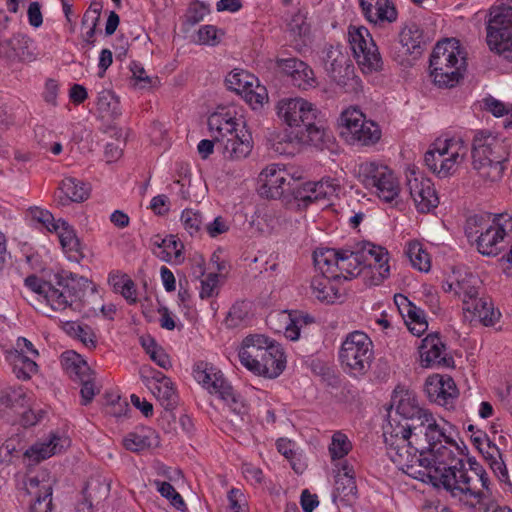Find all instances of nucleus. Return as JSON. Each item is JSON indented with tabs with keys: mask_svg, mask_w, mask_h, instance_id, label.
Returning <instances> with one entry per match:
<instances>
[{
	"mask_svg": "<svg viewBox=\"0 0 512 512\" xmlns=\"http://www.w3.org/2000/svg\"><path fill=\"white\" fill-rule=\"evenodd\" d=\"M313 260L320 273L330 274L334 281L349 280L365 271L366 283L378 286L390 275L388 251L370 242L350 248H318Z\"/></svg>",
	"mask_w": 512,
	"mask_h": 512,
	"instance_id": "1",
	"label": "nucleus"
},
{
	"mask_svg": "<svg viewBox=\"0 0 512 512\" xmlns=\"http://www.w3.org/2000/svg\"><path fill=\"white\" fill-rule=\"evenodd\" d=\"M56 285L44 281L36 275L25 279V285L56 312L96 313L94 307H89L87 294L96 297L92 282L83 276L62 272L55 275Z\"/></svg>",
	"mask_w": 512,
	"mask_h": 512,
	"instance_id": "2",
	"label": "nucleus"
},
{
	"mask_svg": "<svg viewBox=\"0 0 512 512\" xmlns=\"http://www.w3.org/2000/svg\"><path fill=\"white\" fill-rule=\"evenodd\" d=\"M275 109L277 117L287 127L285 134L279 136L276 151L284 152L280 147L283 143H311L316 146L324 142L327 134L325 121L313 103L301 97L283 98Z\"/></svg>",
	"mask_w": 512,
	"mask_h": 512,
	"instance_id": "3",
	"label": "nucleus"
},
{
	"mask_svg": "<svg viewBox=\"0 0 512 512\" xmlns=\"http://www.w3.org/2000/svg\"><path fill=\"white\" fill-rule=\"evenodd\" d=\"M430 76L439 88H453L466 71V56L458 40L439 41L430 56Z\"/></svg>",
	"mask_w": 512,
	"mask_h": 512,
	"instance_id": "4",
	"label": "nucleus"
},
{
	"mask_svg": "<svg viewBox=\"0 0 512 512\" xmlns=\"http://www.w3.org/2000/svg\"><path fill=\"white\" fill-rule=\"evenodd\" d=\"M208 127L217 148L225 158L239 160L251 153V134L245 130L243 122L221 114H213L208 119Z\"/></svg>",
	"mask_w": 512,
	"mask_h": 512,
	"instance_id": "5",
	"label": "nucleus"
},
{
	"mask_svg": "<svg viewBox=\"0 0 512 512\" xmlns=\"http://www.w3.org/2000/svg\"><path fill=\"white\" fill-rule=\"evenodd\" d=\"M426 448L429 459V475L436 479L447 490L450 491L458 483L460 471H465V463L460 456L462 452L458 445L446 434L440 441Z\"/></svg>",
	"mask_w": 512,
	"mask_h": 512,
	"instance_id": "6",
	"label": "nucleus"
},
{
	"mask_svg": "<svg viewBox=\"0 0 512 512\" xmlns=\"http://www.w3.org/2000/svg\"><path fill=\"white\" fill-rule=\"evenodd\" d=\"M509 152L506 145L491 134L478 132L473 139L472 165L485 182L501 179Z\"/></svg>",
	"mask_w": 512,
	"mask_h": 512,
	"instance_id": "7",
	"label": "nucleus"
},
{
	"mask_svg": "<svg viewBox=\"0 0 512 512\" xmlns=\"http://www.w3.org/2000/svg\"><path fill=\"white\" fill-rule=\"evenodd\" d=\"M383 437L389 458L406 474L413 475L416 466H429V459L424 456L429 446L394 432L391 425L383 426Z\"/></svg>",
	"mask_w": 512,
	"mask_h": 512,
	"instance_id": "8",
	"label": "nucleus"
},
{
	"mask_svg": "<svg viewBox=\"0 0 512 512\" xmlns=\"http://www.w3.org/2000/svg\"><path fill=\"white\" fill-rule=\"evenodd\" d=\"M486 32L489 49L512 62V0L490 8Z\"/></svg>",
	"mask_w": 512,
	"mask_h": 512,
	"instance_id": "9",
	"label": "nucleus"
},
{
	"mask_svg": "<svg viewBox=\"0 0 512 512\" xmlns=\"http://www.w3.org/2000/svg\"><path fill=\"white\" fill-rule=\"evenodd\" d=\"M339 360L349 375L364 376L374 360V345L370 337L362 331L347 334L338 352Z\"/></svg>",
	"mask_w": 512,
	"mask_h": 512,
	"instance_id": "10",
	"label": "nucleus"
},
{
	"mask_svg": "<svg viewBox=\"0 0 512 512\" xmlns=\"http://www.w3.org/2000/svg\"><path fill=\"white\" fill-rule=\"evenodd\" d=\"M385 425H391L392 430L413 440L417 439L424 445L434 444L445 436L433 415L426 409L408 418H390Z\"/></svg>",
	"mask_w": 512,
	"mask_h": 512,
	"instance_id": "11",
	"label": "nucleus"
},
{
	"mask_svg": "<svg viewBox=\"0 0 512 512\" xmlns=\"http://www.w3.org/2000/svg\"><path fill=\"white\" fill-rule=\"evenodd\" d=\"M341 135L350 144L362 146L374 145L381 138V129L377 123L366 119L357 108H349L340 116Z\"/></svg>",
	"mask_w": 512,
	"mask_h": 512,
	"instance_id": "12",
	"label": "nucleus"
},
{
	"mask_svg": "<svg viewBox=\"0 0 512 512\" xmlns=\"http://www.w3.org/2000/svg\"><path fill=\"white\" fill-rule=\"evenodd\" d=\"M349 43L354 57L364 74L380 72L383 59L369 30L363 26L349 29Z\"/></svg>",
	"mask_w": 512,
	"mask_h": 512,
	"instance_id": "13",
	"label": "nucleus"
},
{
	"mask_svg": "<svg viewBox=\"0 0 512 512\" xmlns=\"http://www.w3.org/2000/svg\"><path fill=\"white\" fill-rule=\"evenodd\" d=\"M320 62L327 76L342 89L354 80V65L341 44H326L320 51Z\"/></svg>",
	"mask_w": 512,
	"mask_h": 512,
	"instance_id": "14",
	"label": "nucleus"
},
{
	"mask_svg": "<svg viewBox=\"0 0 512 512\" xmlns=\"http://www.w3.org/2000/svg\"><path fill=\"white\" fill-rule=\"evenodd\" d=\"M358 175L366 187L375 188L381 200L390 203L398 197V180L387 166L376 162H364L358 167Z\"/></svg>",
	"mask_w": 512,
	"mask_h": 512,
	"instance_id": "15",
	"label": "nucleus"
},
{
	"mask_svg": "<svg viewBox=\"0 0 512 512\" xmlns=\"http://www.w3.org/2000/svg\"><path fill=\"white\" fill-rule=\"evenodd\" d=\"M470 471H460L457 485L451 490L452 496H464L476 499L481 504L483 499L489 497V478L486 471L477 462H470Z\"/></svg>",
	"mask_w": 512,
	"mask_h": 512,
	"instance_id": "16",
	"label": "nucleus"
},
{
	"mask_svg": "<svg viewBox=\"0 0 512 512\" xmlns=\"http://www.w3.org/2000/svg\"><path fill=\"white\" fill-rule=\"evenodd\" d=\"M512 232V216L508 213L494 215L487 227H482L477 238L478 251L486 256H496L503 248L505 238Z\"/></svg>",
	"mask_w": 512,
	"mask_h": 512,
	"instance_id": "17",
	"label": "nucleus"
},
{
	"mask_svg": "<svg viewBox=\"0 0 512 512\" xmlns=\"http://www.w3.org/2000/svg\"><path fill=\"white\" fill-rule=\"evenodd\" d=\"M260 193L267 198H280L285 192H291L299 184L291 177L286 169L279 164L268 165L259 174Z\"/></svg>",
	"mask_w": 512,
	"mask_h": 512,
	"instance_id": "18",
	"label": "nucleus"
},
{
	"mask_svg": "<svg viewBox=\"0 0 512 512\" xmlns=\"http://www.w3.org/2000/svg\"><path fill=\"white\" fill-rule=\"evenodd\" d=\"M340 184L336 179L326 177L318 182H305L293 189V196L299 206L307 207L311 203L331 201L338 195Z\"/></svg>",
	"mask_w": 512,
	"mask_h": 512,
	"instance_id": "19",
	"label": "nucleus"
},
{
	"mask_svg": "<svg viewBox=\"0 0 512 512\" xmlns=\"http://www.w3.org/2000/svg\"><path fill=\"white\" fill-rule=\"evenodd\" d=\"M407 188L419 212L428 213L438 206L439 199L430 179L412 172L407 176Z\"/></svg>",
	"mask_w": 512,
	"mask_h": 512,
	"instance_id": "20",
	"label": "nucleus"
},
{
	"mask_svg": "<svg viewBox=\"0 0 512 512\" xmlns=\"http://www.w3.org/2000/svg\"><path fill=\"white\" fill-rule=\"evenodd\" d=\"M400 49L394 54V59L401 65L410 64L411 59H417L424 50L423 31L416 23L405 25L399 34Z\"/></svg>",
	"mask_w": 512,
	"mask_h": 512,
	"instance_id": "21",
	"label": "nucleus"
},
{
	"mask_svg": "<svg viewBox=\"0 0 512 512\" xmlns=\"http://www.w3.org/2000/svg\"><path fill=\"white\" fill-rule=\"evenodd\" d=\"M0 56L11 62H31L35 59L33 40L23 33L9 38L0 33Z\"/></svg>",
	"mask_w": 512,
	"mask_h": 512,
	"instance_id": "22",
	"label": "nucleus"
},
{
	"mask_svg": "<svg viewBox=\"0 0 512 512\" xmlns=\"http://www.w3.org/2000/svg\"><path fill=\"white\" fill-rule=\"evenodd\" d=\"M425 392L432 402L444 407H452L458 396L454 380L438 374L429 376L425 382Z\"/></svg>",
	"mask_w": 512,
	"mask_h": 512,
	"instance_id": "23",
	"label": "nucleus"
},
{
	"mask_svg": "<svg viewBox=\"0 0 512 512\" xmlns=\"http://www.w3.org/2000/svg\"><path fill=\"white\" fill-rule=\"evenodd\" d=\"M271 343L272 341L264 335L255 334L245 337L238 353L241 364L254 373L258 366L257 362L266 355Z\"/></svg>",
	"mask_w": 512,
	"mask_h": 512,
	"instance_id": "24",
	"label": "nucleus"
},
{
	"mask_svg": "<svg viewBox=\"0 0 512 512\" xmlns=\"http://www.w3.org/2000/svg\"><path fill=\"white\" fill-rule=\"evenodd\" d=\"M437 149L442 151L443 159L442 169L443 172H449L452 175L457 167L463 162L467 153L468 145L460 137H451L436 139Z\"/></svg>",
	"mask_w": 512,
	"mask_h": 512,
	"instance_id": "25",
	"label": "nucleus"
},
{
	"mask_svg": "<svg viewBox=\"0 0 512 512\" xmlns=\"http://www.w3.org/2000/svg\"><path fill=\"white\" fill-rule=\"evenodd\" d=\"M419 353L422 366H448L452 358L445 355V345L436 333L427 335L421 342Z\"/></svg>",
	"mask_w": 512,
	"mask_h": 512,
	"instance_id": "26",
	"label": "nucleus"
},
{
	"mask_svg": "<svg viewBox=\"0 0 512 512\" xmlns=\"http://www.w3.org/2000/svg\"><path fill=\"white\" fill-rule=\"evenodd\" d=\"M365 18L375 25L392 23L397 19V10L391 0H359Z\"/></svg>",
	"mask_w": 512,
	"mask_h": 512,
	"instance_id": "27",
	"label": "nucleus"
},
{
	"mask_svg": "<svg viewBox=\"0 0 512 512\" xmlns=\"http://www.w3.org/2000/svg\"><path fill=\"white\" fill-rule=\"evenodd\" d=\"M357 495V486L353 467L344 461L340 464L338 473L335 476V488L333 492V500H340L348 504Z\"/></svg>",
	"mask_w": 512,
	"mask_h": 512,
	"instance_id": "28",
	"label": "nucleus"
},
{
	"mask_svg": "<svg viewBox=\"0 0 512 512\" xmlns=\"http://www.w3.org/2000/svg\"><path fill=\"white\" fill-rule=\"evenodd\" d=\"M257 363L258 366L254 374L267 378L278 377L286 367V358L283 348L278 343L272 341L266 355Z\"/></svg>",
	"mask_w": 512,
	"mask_h": 512,
	"instance_id": "29",
	"label": "nucleus"
},
{
	"mask_svg": "<svg viewBox=\"0 0 512 512\" xmlns=\"http://www.w3.org/2000/svg\"><path fill=\"white\" fill-rule=\"evenodd\" d=\"M194 379L211 394L218 395L228 381L222 372L207 362H198L193 367Z\"/></svg>",
	"mask_w": 512,
	"mask_h": 512,
	"instance_id": "30",
	"label": "nucleus"
},
{
	"mask_svg": "<svg viewBox=\"0 0 512 512\" xmlns=\"http://www.w3.org/2000/svg\"><path fill=\"white\" fill-rule=\"evenodd\" d=\"M52 230L57 233L60 244L71 261L79 262L85 257L83 245L68 222L57 219V224Z\"/></svg>",
	"mask_w": 512,
	"mask_h": 512,
	"instance_id": "31",
	"label": "nucleus"
},
{
	"mask_svg": "<svg viewBox=\"0 0 512 512\" xmlns=\"http://www.w3.org/2000/svg\"><path fill=\"white\" fill-rule=\"evenodd\" d=\"M339 281H334L328 273L316 275L311 280L312 295L322 303L334 304L342 301L343 294L338 286Z\"/></svg>",
	"mask_w": 512,
	"mask_h": 512,
	"instance_id": "32",
	"label": "nucleus"
},
{
	"mask_svg": "<svg viewBox=\"0 0 512 512\" xmlns=\"http://www.w3.org/2000/svg\"><path fill=\"white\" fill-rule=\"evenodd\" d=\"M68 444V439L51 435L49 439L33 444L24 452V456L28 458L31 463L37 464L61 452Z\"/></svg>",
	"mask_w": 512,
	"mask_h": 512,
	"instance_id": "33",
	"label": "nucleus"
},
{
	"mask_svg": "<svg viewBox=\"0 0 512 512\" xmlns=\"http://www.w3.org/2000/svg\"><path fill=\"white\" fill-rule=\"evenodd\" d=\"M89 197V187L82 181L73 178H64L59 186V194L56 200L60 205H68L70 202H82Z\"/></svg>",
	"mask_w": 512,
	"mask_h": 512,
	"instance_id": "34",
	"label": "nucleus"
},
{
	"mask_svg": "<svg viewBox=\"0 0 512 512\" xmlns=\"http://www.w3.org/2000/svg\"><path fill=\"white\" fill-rule=\"evenodd\" d=\"M465 316L470 320L478 319L485 326H490L497 320V313L494 311L492 303L483 298H477L473 303H466Z\"/></svg>",
	"mask_w": 512,
	"mask_h": 512,
	"instance_id": "35",
	"label": "nucleus"
},
{
	"mask_svg": "<svg viewBox=\"0 0 512 512\" xmlns=\"http://www.w3.org/2000/svg\"><path fill=\"white\" fill-rule=\"evenodd\" d=\"M7 359L18 379L28 380L38 370L36 362L18 350L8 352Z\"/></svg>",
	"mask_w": 512,
	"mask_h": 512,
	"instance_id": "36",
	"label": "nucleus"
},
{
	"mask_svg": "<svg viewBox=\"0 0 512 512\" xmlns=\"http://www.w3.org/2000/svg\"><path fill=\"white\" fill-rule=\"evenodd\" d=\"M160 384L152 388V392L166 410H172L178 402L176 389L168 377H161Z\"/></svg>",
	"mask_w": 512,
	"mask_h": 512,
	"instance_id": "37",
	"label": "nucleus"
},
{
	"mask_svg": "<svg viewBox=\"0 0 512 512\" xmlns=\"http://www.w3.org/2000/svg\"><path fill=\"white\" fill-rule=\"evenodd\" d=\"M29 399L26 390L21 386L6 387L0 390V407H24L28 404Z\"/></svg>",
	"mask_w": 512,
	"mask_h": 512,
	"instance_id": "38",
	"label": "nucleus"
},
{
	"mask_svg": "<svg viewBox=\"0 0 512 512\" xmlns=\"http://www.w3.org/2000/svg\"><path fill=\"white\" fill-rule=\"evenodd\" d=\"M255 77L244 70L234 69L225 78L228 89L243 94L253 87Z\"/></svg>",
	"mask_w": 512,
	"mask_h": 512,
	"instance_id": "39",
	"label": "nucleus"
},
{
	"mask_svg": "<svg viewBox=\"0 0 512 512\" xmlns=\"http://www.w3.org/2000/svg\"><path fill=\"white\" fill-rule=\"evenodd\" d=\"M97 109L104 116L117 118L121 114L118 97L110 90H102L98 93Z\"/></svg>",
	"mask_w": 512,
	"mask_h": 512,
	"instance_id": "40",
	"label": "nucleus"
},
{
	"mask_svg": "<svg viewBox=\"0 0 512 512\" xmlns=\"http://www.w3.org/2000/svg\"><path fill=\"white\" fill-rule=\"evenodd\" d=\"M478 279L472 275L456 281V295L462 300L463 310L466 303H473L478 298Z\"/></svg>",
	"mask_w": 512,
	"mask_h": 512,
	"instance_id": "41",
	"label": "nucleus"
},
{
	"mask_svg": "<svg viewBox=\"0 0 512 512\" xmlns=\"http://www.w3.org/2000/svg\"><path fill=\"white\" fill-rule=\"evenodd\" d=\"M406 254L414 268L422 272H428L430 270V256L419 242L409 243Z\"/></svg>",
	"mask_w": 512,
	"mask_h": 512,
	"instance_id": "42",
	"label": "nucleus"
},
{
	"mask_svg": "<svg viewBox=\"0 0 512 512\" xmlns=\"http://www.w3.org/2000/svg\"><path fill=\"white\" fill-rule=\"evenodd\" d=\"M63 330L70 336L79 339L86 347H95V335L87 325H80L75 321L63 323Z\"/></svg>",
	"mask_w": 512,
	"mask_h": 512,
	"instance_id": "43",
	"label": "nucleus"
},
{
	"mask_svg": "<svg viewBox=\"0 0 512 512\" xmlns=\"http://www.w3.org/2000/svg\"><path fill=\"white\" fill-rule=\"evenodd\" d=\"M250 304L245 301H237L230 308L226 318L225 325L228 328H236L248 321Z\"/></svg>",
	"mask_w": 512,
	"mask_h": 512,
	"instance_id": "44",
	"label": "nucleus"
},
{
	"mask_svg": "<svg viewBox=\"0 0 512 512\" xmlns=\"http://www.w3.org/2000/svg\"><path fill=\"white\" fill-rule=\"evenodd\" d=\"M204 217L202 213L194 209H184L181 213V222L184 229L191 235H199L205 228Z\"/></svg>",
	"mask_w": 512,
	"mask_h": 512,
	"instance_id": "45",
	"label": "nucleus"
},
{
	"mask_svg": "<svg viewBox=\"0 0 512 512\" xmlns=\"http://www.w3.org/2000/svg\"><path fill=\"white\" fill-rule=\"evenodd\" d=\"M423 408L419 407L415 399L408 393L402 396L397 404L394 414L389 412L388 419L390 418H408L414 416L416 413H421Z\"/></svg>",
	"mask_w": 512,
	"mask_h": 512,
	"instance_id": "46",
	"label": "nucleus"
},
{
	"mask_svg": "<svg viewBox=\"0 0 512 512\" xmlns=\"http://www.w3.org/2000/svg\"><path fill=\"white\" fill-rule=\"evenodd\" d=\"M218 397L223 400L232 412L237 415H243L247 412V407L242 397L237 394L233 387L227 383V385L220 391Z\"/></svg>",
	"mask_w": 512,
	"mask_h": 512,
	"instance_id": "47",
	"label": "nucleus"
},
{
	"mask_svg": "<svg viewBox=\"0 0 512 512\" xmlns=\"http://www.w3.org/2000/svg\"><path fill=\"white\" fill-rule=\"evenodd\" d=\"M218 397L223 400L232 412L237 415H243L247 412V407L242 397L237 394L233 387L227 383V385L220 391Z\"/></svg>",
	"mask_w": 512,
	"mask_h": 512,
	"instance_id": "48",
	"label": "nucleus"
},
{
	"mask_svg": "<svg viewBox=\"0 0 512 512\" xmlns=\"http://www.w3.org/2000/svg\"><path fill=\"white\" fill-rule=\"evenodd\" d=\"M123 446L135 453H139L151 446L150 438L144 430L141 432H130L123 438Z\"/></svg>",
	"mask_w": 512,
	"mask_h": 512,
	"instance_id": "49",
	"label": "nucleus"
},
{
	"mask_svg": "<svg viewBox=\"0 0 512 512\" xmlns=\"http://www.w3.org/2000/svg\"><path fill=\"white\" fill-rule=\"evenodd\" d=\"M352 444L348 437L342 432H336L332 436L329 445V453L333 460L344 458L351 450Z\"/></svg>",
	"mask_w": 512,
	"mask_h": 512,
	"instance_id": "50",
	"label": "nucleus"
},
{
	"mask_svg": "<svg viewBox=\"0 0 512 512\" xmlns=\"http://www.w3.org/2000/svg\"><path fill=\"white\" fill-rule=\"evenodd\" d=\"M442 151L437 149L436 141L431 145V148L424 155V162L428 169L433 173L437 174L440 178H445L450 175L449 172H443L442 169V161L443 155Z\"/></svg>",
	"mask_w": 512,
	"mask_h": 512,
	"instance_id": "51",
	"label": "nucleus"
},
{
	"mask_svg": "<svg viewBox=\"0 0 512 512\" xmlns=\"http://www.w3.org/2000/svg\"><path fill=\"white\" fill-rule=\"evenodd\" d=\"M154 484L158 492L168 500L170 503L179 511H183L186 508L185 502L182 496L175 490V488L165 481L155 480Z\"/></svg>",
	"mask_w": 512,
	"mask_h": 512,
	"instance_id": "52",
	"label": "nucleus"
},
{
	"mask_svg": "<svg viewBox=\"0 0 512 512\" xmlns=\"http://www.w3.org/2000/svg\"><path fill=\"white\" fill-rule=\"evenodd\" d=\"M405 323L410 332L416 336H421L428 328L425 312L419 307L410 313L405 319Z\"/></svg>",
	"mask_w": 512,
	"mask_h": 512,
	"instance_id": "53",
	"label": "nucleus"
},
{
	"mask_svg": "<svg viewBox=\"0 0 512 512\" xmlns=\"http://www.w3.org/2000/svg\"><path fill=\"white\" fill-rule=\"evenodd\" d=\"M291 80L294 86L302 90H308L317 85L313 70L305 62L304 67L299 68Z\"/></svg>",
	"mask_w": 512,
	"mask_h": 512,
	"instance_id": "54",
	"label": "nucleus"
},
{
	"mask_svg": "<svg viewBox=\"0 0 512 512\" xmlns=\"http://www.w3.org/2000/svg\"><path fill=\"white\" fill-rule=\"evenodd\" d=\"M219 291V274L209 273L200 280L199 296L201 299L214 297Z\"/></svg>",
	"mask_w": 512,
	"mask_h": 512,
	"instance_id": "55",
	"label": "nucleus"
},
{
	"mask_svg": "<svg viewBox=\"0 0 512 512\" xmlns=\"http://www.w3.org/2000/svg\"><path fill=\"white\" fill-rule=\"evenodd\" d=\"M31 512H52V488L50 485H43L42 490L36 496L31 506Z\"/></svg>",
	"mask_w": 512,
	"mask_h": 512,
	"instance_id": "56",
	"label": "nucleus"
},
{
	"mask_svg": "<svg viewBox=\"0 0 512 512\" xmlns=\"http://www.w3.org/2000/svg\"><path fill=\"white\" fill-rule=\"evenodd\" d=\"M158 246L163 248V253H165L166 255L163 256L162 259L166 261H169L172 257L178 259L182 254V244L173 235L167 236L166 238L162 239L161 243L158 244Z\"/></svg>",
	"mask_w": 512,
	"mask_h": 512,
	"instance_id": "57",
	"label": "nucleus"
},
{
	"mask_svg": "<svg viewBox=\"0 0 512 512\" xmlns=\"http://www.w3.org/2000/svg\"><path fill=\"white\" fill-rule=\"evenodd\" d=\"M73 356L74 361L68 367L70 375L79 379L80 382H84V379H92V373L88 364L79 355L74 354Z\"/></svg>",
	"mask_w": 512,
	"mask_h": 512,
	"instance_id": "58",
	"label": "nucleus"
},
{
	"mask_svg": "<svg viewBox=\"0 0 512 512\" xmlns=\"http://www.w3.org/2000/svg\"><path fill=\"white\" fill-rule=\"evenodd\" d=\"M31 215L34 220L43 224L48 229V231L53 232L52 228L56 226L57 220L48 210L35 207L31 209Z\"/></svg>",
	"mask_w": 512,
	"mask_h": 512,
	"instance_id": "59",
	"label": "nucleus"
},
{
	"mask_svg": "<svg viewBox=\"0 0 512 512\" xmlns=\"http://www.w3.org/2000/svg\"><path fill=\"white\" fill-rule=\"evenodd\" d=\"M483 105L484 109L492 113L495 117H501L509 113L508 107L492 96L484 98Z\"/></svg>",
	"mask_w": 512,
	"mask_h": 512,
	"instance_id": "60",
	"label": "nucleus"
},
{
	"mask_svg": "<svg viewBox=\"0 0 512 512\" xmlns=\"http://www.w3.org/2000/svg\"><path fill=\"white\" fill-rule=\"evenodd\" d=\"M289 30L295 36L302 37L309 32V25L306 22L304 16L300 13H297L292 17L289 23Z\"/></svg>",
	"mask_w": 512,
	"mask_h": 512,
	"instance_id": "61",
	"label": "nucleus"
},
{
	"mask_svg": "<svg viewBox=\"0 0 512 512\" xmlns=\"http://www.w3.org/2000/svg\"><path fill=\"white\" fill-rule=\"evenodd\" d=\"M277 66L292 79L297 70L304 67V62L296 58L278 59Z\"/></svg>",
	"mask_w": 512,
	"mask_h": 512,
	"instance_id": "62",
	"label": "nucleus"
},
{
	"mask_svg": "<svg viewBox=\"0 0 512 512\" xmlns=\"http://www.w3.org/2000/svg\"><path fill=\"white\" fill-rule=\"evenodd\" d=\"M205 230L210 237H217L229 230L227 221L222 217H216L212 222L205 224Z\"/></svg>",
	"mask_w": 512,
	"mask_h": 512,
	"instance_id": "63",
	"label": "nucleus"
},
{
	"mask_svg": "<svg viewBox=\"0 0 512 512\" xmlns=\"http://www.w3.org/2000/svg\"><path fill=\"white\" fill-rule=\"evenodd\" d=\"M240 490L232 488L228 492L229 505L225 512H246L245 508L240 504V498L242 497Z\"/></svg>",
	"mask_w": 512,
	"mask_h": 512,
	"instance_id": "64",
	"label": "nucleus"
}]
</instances>
